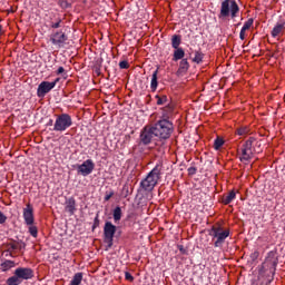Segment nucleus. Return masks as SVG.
Masks as SVG:
<instances>
[{
  "label": "nucleus",
  "mask_w": 285,
  "mask_h": 285,
  "mask_svg": "<svg viewBox=\"0 0 285 285\" xmlns=\"http://www.w3.org/2000/svg\"><path fill=\"white\" fill-rule=\"evenodd\" d=\"M115 233H117V226L111 222H106L104 226V242L107 244V248H112Z\"/></svg>",
  "instance_id": "9"
},
{
  "label": "nucleus",
  "mask_w": 285,
  "mask_h": 285,
  "mask_svg": "<svg viewBox=\"0 0 285 285\" xmlns=\"http://www.w3.org/2000/svg\"><path fill=\"white\" fill-rule=\"evenodd\" d=\"M266 262L271 263V266L273 268V273H275V271L277 268V252H275V250L268 252L267 257H266Z\"/></svg>",
  "instance_id": "18"
},
{
  "label": "nucleus",
  "mask_w": 285,
  "mask_h": 285,
  "mask_svg": "<svg viewBox=\"0 0 285 285\" xmlns=\"http://www.w3.org/2000/svg\"><path fill=\"white\" fill-rule=\"evenodd\" d=\"M179 46H181V36L179 35H174L171 37V47L175 49H178Z\"/></svg>",
  "instance_id": "26"
},
{
  "label": "nucleus",
  "mask_w": 285,
  "mask_h": 285,
  "mask_svg": "<svg viewBox=\"0 0 285 285\" xmlns=\"http://www.w3.org/2000/svg\"><path fill=\"white\" fill-rule=\"evenodd\" d=\"M23 219L24 224L27 226H31V224H35V209L32 208V205L27 204V207L23 208Z\"/></svg>",
  "instance_id": "14"
},
{
  "label": "nucleus",
  "mask_w": 285,
  "mask_h": 285,
  "mask_svg": "<svg viewBox=\"0 0 285 285\" xmlns=\"http://www.w3.org/2000/svg\"><path fill=\"white\" fill-rule=\"evenodd\" d=\"M157 75H159V69H156L155 71H153L151 82H150L151 92H155L157 90V87L159 86V82L157 81Z\"/></svg>",
  "instance_id": "21"
},
{
  "label": "nucleus",
  "mask_w": 285,
  "mask_h": 285,
  "mask_svg": "<svg viewBox=\"0 0 285 285\" xmlns=\"http://www.w3.org/2000/svg\"><path fill=\"white\" fill-rule=\"evenodd\" d=\"M60 6H61V8H70V3H68V1H66V0H62L60 2Z\"/></svg>",
  "instance_id": "44"
},
{
  "label": "nucleus",
  "mask_w": 285,
  "mask_h": 285,
  "mask_svg": "<svg viewBox=\"0 0 285 285\" xmlns=\"http://www.w3.org/2000/svg\"><path fill=\"white\" fill-rule=\"evenodd\" d=\"M161 175H164V166L161 164H157L147 176L140 181L139 187L144 193H153L155 190V186L159 184V179H161Z\"/></svg>",
  "instance_id": "2"
},
{
  "label": "nucleus",
  "mask_w": 285,
  "mask_h": 285,
  "mask_svg": "<svg viewBox=\"0 0 285 285\" xmlns=\"http://www.w3.org/2000/svg\"><path fill=\"white\" fill-rule=\"evenodd\" d=\"M50 28L53 30H57L59 28H63V19L59 16H55V19H51L50 21Z\"/></svg>",
  "instance_id": "19"
},
{
  "label": "nucleus",
  "mask_w": 285,
  "mask_h": 285,
  "mask_svg": "<svg viewBox=\"0 0 285 285\" xmlns=\"http://www.w3.org/2000/svg\"><path fill=\"white\" fill-rule=\"evenodd\" d=\"M17 264L13 261L7 259L0 264V268L2 273H7L10 268H14Z\"/></svg>",
  "instance_id": "22"
},
{
  "label": "nucleus",
  "mask_w": 285,
  "mask_h": 285,
  "mask_svg": "<svg viewBox=\"0 0 285 285\" xmlns=\"http://www.w3.org/2000/svg\"><path fill=\"white\" fill-rule=\"evenodd\" d=\"M50 41L52 46L63 48L66 46V41H68V36L63 31H56L50 36Z\"/></svg>",
  "instance_id": "11"
},
{
  "label": "nucleus",
  "mask_w": 285,
  "mask_h": 285,
  "mask_svg": "<svg viewBox=\"0 0 285 285\" xmlns=\"http://www.w3.org/2000/svg\"><path fill=\"white\" fill-rule=\"evenodd\" d=\"M285 30V23H276L275 27L273 28L271 35L275 39V37H279L282 32Z\"/></svg>",
  "instance_id": "20"
},
{
  "label": "nucleus",
  "mask_w": 285,
  "mask_h": 285,
  "mask_svg": "<svg viewBox=\"0 0 285 285\" xmlns=\"http://www.w3.org/2000/svg\"><path fill=\"white\" fill-rule=\"evenodd\" d=\"M255 137H249L242 146L240 148V157L239 160L243 164H248V161H250V159H253L254 155H255V149H254V145H255Z\"/></svg>",
  "instance_id": "8"
},
{
  "label": "nucleus",
  "mask_w": 285,
  "mask_h": 285,
  "mask_svg": "<svg viewBox=\"0 0 285 285\" xmlns=\"http://www.w3.org/2000/svg\"><path fill=\"white\" fill-rule=\"evenodd\" d=\"M99 224H100V220H99V213L96 214V217L94 219V225H92V230H95V228H99Z\"/></svg>",
  "instance_id": "35"
},
{
  "label": "nucleus",
  "mask_w": 285,
  "mask_h": 285,
  "mask_svg": "<svg viewBox=\"0 0 285 285\" xmlns=\"http://www.w3.org/2000/svg\"><path fill=\"white\" fill-rule=\"evenodd\" d=\"M184 57H186V51H184L183 48L175 49L173 61H179L183 60Z\"/></svg>",
  "instance_id": "23"
},
{
  "label": "nucleus",
  "mask_w": 285,
  "mask_h": 285,
  "mask_svg": "<svg viewBox=\"0 0 285 285\" xmlns=\"http://www.w3.org/2000/svg\"><path fill=\"white\" fill-rule=\"evenodd\" d=\"M125 279H127V282H135V277L132 274H130V272L125 273Z\"/></svg>",
  "instance_id": "38"
},
{
  "label": "nucleus",
  "mask_w": 285,
  "mask_h": 285,
  "mask_svg": "<svg viewBox=\"0 0 285 285\" xmlns=\"http://www.w3.org/2000/svg\"><path fill=\"white\" fill-rule=\"evenodd\" d=\"M155 129L153 127H145L140 132V144L148 146L155 139Z\"/></svg>",
  "instance_id": "12"
},
{
  "label": "nucleus",
  "mask_w": 285,
  "mask_h": 285,
  "mask_svg": "<svg viewBox=\"0 0 285 285\" xmlns=\"http://www.w3.org/2000/svg\"><path fill=\"white\" fill-rule=\"evenodd\" d=\"M250 130L248 129V127H239L237 130H236V134L239 135V137H244L246 135H248Z\"/></svg>",
  "instance_id": "32"
},
{
  "label": "nucleus",
  "mask_w": 285,
  "mask_h": 285,
  "mask_svg": "<svg viewBox=\"0 0 285 285\" xmlns=\"http://www.w3.org/2000/svg\"><path fill=\"white\" fill-rule=\"evenodd\" d=\"M239 39H240L242 41H244V39H246V30L240 29Z\"/></svg>",
  "instance_id": "41"
},
{
  "label": "nucleus",
  "mask_w": 285,
  "mask_h": 285,
  "mask_svg": "<svg viewBox=\"0 0 285 285\" xmlns=\"http://www.w3.org/2000/svg\"><path fill=\"white\" fill-rule=\"evenodd\" d=\"M253 23H255V20L253 18H249L243 26L242 30H250L253 27Z\"/></svg>",
  "instance_id": "33"
},
{
  "label": "nucleus",
  "mask_w": 285,
  "mask_h": 285,
  "mask_svg": "<svg viewBox=\"0 0 285 285\" xmlns=\"http://www.w3.org/2000/svg\"><path fill=\"white\" fill-rule=\"evenodd\" d=\"M194 63H202L204 61V53L202 50L195 51V57L193 58Z\"/></svg>",
  "instance_id": "29"
},
{
  "label": "nucleus",
  "mask_w": 285,
  "mask_h": 285,
  "mask_svg": "<svg viewBox=\"0 0 285 285\" xmlns=\"http://www.w3.org/2000/svg\"><path fill=\"white\" fill-rule=\"evenodd\" d=\"M115 196V191L111 190V191H106V195H105V202H110V198H112Z\"/></svg>",
  "instance_id": "36"
},
{
  "label": "nucleus",
  "mask_w": 285,
  "mask_h": 285,
  "mask_svg": "<svg viewBox=\"0 0 285 285\" xmlns=\"http://www.w3.org/2000/svg\"><path fill=\"white\" fill-rule=\"evenodd\" d=\"M94 170L95 161L92 159H87L81 165H77V173L82 177H88V175H92Z\"/></svg>",
  "instance_id": "10"
},
{
  "label": "nucleus",
  "mask_w": 285,
  "mask_h": 285,
  "mask_svg": "<svg viewBox=\"0 0 285 285\" xmlns=\"http://www.w3.org/2000/svg\"><path fill=\"white\" fill-rule=\"evenodd\" d=\"M212 242H214V248H224L226 239L230 237V229H224L222 225H214L209 230Z\"/></svg>",
  "instance_id": "4"
},
{
  "label": "nucleus",
  "mask_w": 285,
  "mask_h": 285,
  "mask_svg": "<svg viewBox=\"0 0 285 285\" xmlns=\"http://www.w3.org/2000/svg\"><path fill=\"white\" fill-rule=\"evenodd\" d=\"M236 197H237V194L235 193V190H230L228 195L223 197V204L225 206H228V204H230Z\"/></svg>",
  "instance_id": "24"
},
{
  "label": "nucleus",
  "mask_w": 285,
  "mask_h": 285,
  "mask_svg": "<svg viewBox=\"0 0 285 285\" xmlns=\"http://www.w3.org/2000/svg\"><path fill=\"white\" fill-rule=\"evenodd\" d=\"M189 68L190 63L188 62V59L180 60L178 70L176 72L177 77H184V75L188 72Z\"/></svg>",
  "instance_id": "16"
},
{
  "label": "nucleus",
  "mask_w": 285,
  "mask_h": 285,
  "mask_svg": "<svg viewBox=\"0 0 285 285\" xmlns=\"http://www.w3.org/2000/svg\"><path fill=\"white\" fill-rule=\"evenodd\" d=\"M82 281H83V273L78 272L73 275L69 285H80Z\"/></svg>",
  "instance_id": "25"
},
{
  "label": "nucleus",
  "mask_w": 285,
  "mask_h": 285,
  "mask_svg": "<svg viewBox=\"0 0 285 285\" xmlns=\"http://www.w3.org/2000/svg\"><path fill=\"white\" fill-rule=\"evenodd\" d=\"M161 175H164V166L161 164H157L147 176L140 181L139 187L144 193H153L155 190V186L159 184V179H161Z\"/></svg>",
  "instance_id": "1"
},
{
  "label": "nucleus",
  "mask_w": 285,
  "mask_h": 285,
  "mask_svg": "<svg viewBox=\"0 0 285 285\" xmlns=\"http://www.w3.org/2000/svg\"><path fill=\"white\" fill-rule=\"evenodd\" d=\"M0 35H3V26L0 24Z\"/></svg>",
  "instance_id": "48"
},
{
  "label": "nucleus",
  "mask_w": 285,
  "mask_h": 285,
  "mask_svg": "<svg viewBox=\"0 0 285 285\" xmlns=\"http://www.w3.org/2000/svg\"><path fill=\"white\" fill-rule=\"evenodd\" d=\"M187 170L189 175H197V167H189Z\"/></svg>",
  "instance_id": "40"
},
{
  "label": "nucleus",
  "mask_w": 285,
  "mask_h": 285,
  "mask_svg": "<svg viewBox=\"0 0 285 285\" xmlns=\"http://www.w3.org/2000/svg\"><path fill=\"white\" fill-rule=\"evenodd\" d=\"M56 75H66V69L63 67H59Z\"/></svg>",
  "instance_id": "42"
},
{
  "label": "nucleus",
  "mask_w": 285,
  "mask_h": 285,
  "mask_svg": "<svg viewBox=\"0 0 285 285\" xmlns=\"http://www.w3.org/2000/svg\"><path fill=\"white\" fill-rule=\"evenodd\" d=\"M121 207L117 206L115 209H114V222L117 224V222H121Z\"/></svg>",
  "instance_id": "27"
},
{
  "label": "nucleus",
  "mask_w": 285,
  "mask_h": 285,
  "mask_svg": "<svg viewBox=\"0 0 285 285\" xmlns=\"http://www.w3.org/2000/svg\"><path fill=\"white\" fill-rule=\"evenodd\" d=\"M55 88V82H50V81H42L39 83L38 89H37V95L40 98L46 97V95H48V92H50V90H52Z\"/></svg>",
  "instance_id": "13"
},
{
  "label": "nucleus",
  "mask_w": 285,
  "mask_h": 285,
  "mask_svg": "<svg viewBox=\"0 0 285 285\" xmlns=\"http://www.w3.org/2000/svg\"><path fill=\"white\" fill-rule=\"evenodd\" d=\"M47 126H55V120L49 119L48 122H47Z\"/></svg>",
  "instance_id": "46"
},
{
  "label": "nucleus",
  "mask_w": 285,
  "mask_h": 285,
  "mask_svg": "<svg viewBox=\"0 0 285 285\" xmlns=\"http://www.w3.org/2000/svg\"><path fill=\"white\" fill-rule=\"evenodd\" d=\"M151 128H154L155 137L160 141L170 139V136L175 132V126L168 119L158 120Z\"/></svg>",
  "instance_id": "3"
},
{
  "label": "nucleus",
  "mask_w": 285,
  "mask_h": 285,
  "mask_svg": "<svg viewBox=\"0 0 285 285\" xmlns=\"http://www.w3.org/2000/svg\"><path fill=\"white\" fill-rule=\"evenodd\" d=\"M6 222H8V216L0 210V224H4Z\"/></svg>",
  "instance_id": "39"
},
{
  "label": "nucleus",
  "mask_w": 285,
  "mask_h": 285,
  "mask_svg": "<svg viewBox=\"0 0 285 285\" xmlns=\"http://www.w3.org/2000/svg\"><path fill=\"white\" fill-rule=\"evenodd\" d=\"M120 70H128L130 68V65L127 62V60H122L119 62Z\"/></svg>",
  "instance_id": "34"
},
{
  "label": "nucleus",
  "mask_w": 285,
  "mask_h": 285,
  "mask_svg": "<svg viewBox=\"0 0 285 285\" xmlns=\"http://www.w3.org/2000/svg\"><path fill=\"white\" fill-rule=\"evenodd\" d=\"M161 110L163 119L170 121L169 119L175 115V106L173 104H168Z\"/></svg>",
  "instance_id": "17"
},
{
  "label": "nucleus",
  "mask_w": 285,
  "mask_h": 285,
  "mask_svg": "<svg viewBox=\"0 0 285 285\" xmlns=\"http://www.w3.org/2000/svg\"><path fill=\"white\" fill-rule=\"evenodd\" d=\"M65 212L68 213L70 216L77 213V200L75 197H69L65 202Z\"/></svg>",
  "instance_id": "15"
},
{
  "label": "nucleus",
  "mask_w": 285,
  "mask_h": 285,
  "mask_svg": "<svg viewBox=\"0 0 285 285\" xmlns=\"http://www.w3.org/2000/svg\"><path fill=\"white\" fill-rule=\"evenodd\" d=\"M257 257H259V252H254V253L250 255V258L253 259V262H255V259H257Z\"/></svg>",
  "instance_id": "45"
},
{
  "label": "nucleus",
  "mask_w": 285,
  "mask_h": 285,
  "mask_svg": "<svg viewBox=\"0 0 285 285\" xmlns=\"http://www.w3.org/2000/svg\"><path fill=\"white\" fill-rule=\"evenodd\" d=\"M222 146H224V138L217 137L214 140V149L219 150V148H222Z\"/></svg>",
  "instance_id": "31"
},
{
  "label": "nucleus",
  "mask_w": 285,
  "mask_h": 285,
  "mask_svg": "<svg viewBox=\"0 0 285 285\" xmlns=\"http://www.w3.org/2000/svg\"><path fill=\"white\" fill-rule=\"evenodd\" d=\"M17 246H18V249H19V250H23V248H26V243H23V242H18V243H17Z\"/></svg>",
  "instance_id": "43"
},
{
  "label": "nucleus",
  "mask_w": 285,
  "mask_h": 285,
  "mask_svg": "<svg viewBox=\"0 0 285 285\" xmlns=\"http://www.w3.org/2000/svg\"><path fill=\"white\" fill-rule=\"evenodd\" d=\"M35 271L30 267H18L14 269L13 276L6 281L7 285H20L23 281L32 279Z\"/></svg>",
  "instance_id": "5"
},
{
  "label": "nucleus",
  "mask_w": 285,
  "mask_h": 285,
  "mask_svg": "<svg viewBox=\"0 0 285 285\" xmlns=\"http://www.w3.org/2000/svg\"><path fill=\"white\" fill-rule=\"evenodd\" d=\"M237 14H239V4L235 0H224L220 4V12L218 14V19H236Z\"/></svg>",
  "instance_id": "6"
},
{
  "label": "nucleus",
  "mask_w": 285,
  "mask_h": 285,
  "mask_svg": "<svg viewBox=\"0 0 285 285\" xmlns=\"http://www.w3.org/2000/svg\"><path fill=\"white\" fill-rule=\"evenodd\" d=\"M60 78H56L55 81H52L51 83H55V86H57V83H59Z\"/></svg>",
  "instance_id": "47"
},
{
  "label": "nucleus",
  "mask_w": 285,
  "mask_h": 285,
  "mask_svg": "<svg viewBox=\"0 0 285 285\" xmlns=\"http://www.w3.org/2000/svg\"><path fill=\"white\" fill-rule=\"evenodd\" d=\"M28 232L31 235V237L37 238L39 235V228L35 224L28 225Z\"/></svg>",
  "instance_id": "28"
},
{
  "label": "nucleus",
  "mask_w": 285,
  "mask_h": 285,
  "mask_svg": "<svg viewBox=\"0 0 285 285\" xmlns=\"http://www.w3.org/2000/svg\"><path fill=\"white\" fill-rule=\"evenodd\" d=\"M156 104L157 106H164L165 104H168V96L166 95H163V96H159V95H156Z\"/></svg>",
  "instance_id": "30"
},
{
  "label": "nucleus",
  "mask_w": 285,
  "mask_h": 285,
  "mask_svg": "<svg viewBox=\"0 0 285 285\" xmlns=\"http://www.w3.org/2000/svg\"><path fill=\"white\" fill-rule=\"evenodd\" d=\"M8 248L9 250H19V245L17 243H9Z\"/></svg>",
  "instance_id": "37"
},
{
  "label": "nucleus",
  "mask_w": 285,
  "mask_h": 285,
  "mask_svg": "<svg viewBox=\"0 0 285 285\" xmlns=\"http://www.w3.org/2000/svg\"><path fill=\"white\" fill-rule=\"evenodd\" d=\"M72 126V116L69 114L56 115V121L50 130L52 132H66Z\"/></svg>",
  "instance_id": "7"
}]
</instances>
